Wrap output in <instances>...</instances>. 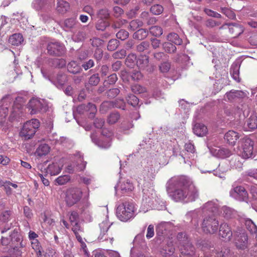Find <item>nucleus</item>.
<instances>
[{
  "label": "nucleus",
  "instance_id": "1",
  "mask_svg": "<svg viewBox=\"0 0 257 257\" xmlns=\"http://www.w3.org/2000/svg\"><path fill=\"white\" fill-rule=\"evenodd\" d=\"M192 183L191 178L187 176H174L167 181L166 190L175 201L188 202L192 200V192L190 189Z\"/></svg>",
  "mask_w": 257,
  "mask_h": 257
},
{
  "label": "nucleus",
  "instance_id": "2",
  "mask_svg": "<svg viewBox=\"0 0 257 257\" xmlns=\"http://www.w3.org/2000/svg\"><path fill=\"white\" fill-rule=\"evenodd\" d=\"M203 209L204 212L208 211V214L203 219L202 229L206 233H214L218 227V221L215 215L218 210L217 205L212 201L208 202L204 205Z\"/></svg>",
  "mask_w": 257,
  "mask_h": 257
},
{
  "label": "nucleus",
  "instance_id": "3",
  "mask_svg": "<svg viewBox=\"0 0 257 257\" xmlns=\"http://www.w3.org/2000/svg\"><path fill=\"white\" fill-rule=\"evenodd\" d=\"M116 215L122 221H127L135 216V205L133 203L124 202L116 208Z\"/></svg>",
  "mask_w": 257,
  "mask_h": 257
},
{
  "label": "nucleus",
  "instance_id": "4",
  "mask_svg": "<svg viewBox=\"0 0 257 257\" xmlns=\"http://www.w3.org/2000/svg\"><path fill=\"white\" fill-rule=\"evenodd\" d=\"M101 135L102 137L98 140L95 133H92L90 135L92 141L101 148L107 149L109 148L113 136L112 132L106 128H103Z\"/></svg>",
  "mask_w": 257,
  "mask_h": 257
},
{
  "label": "nucleus",
  "instance_id": "5",
  "mask_svg": "<svg viewBox=\"0 0 257 257\" xmlns=\"http://www.w3.org/2000/svg\"><path fill=\"white\" fill-rule=\"evenodd\" d=\"M253 143L247 137L240 139L238 143V149L240 155L244 159H248L253 155Z\"/></svg>",
  "mask_w": 257,
  "mask_h": 257
},
{
  "label": "nucleus",
  "instance_id": "6",
  "mask_svg": "<svg viewBox=\"0 0 257 257\" xmlns=\"http://www.w3.org/2000/svg\"><path fill=\"white\" fill-rule=\"evenodd\" d=\"M39 126L40 122L37 119H32L24 123L21 131L20 136L25 140L30 139L35 134Z\"/></svg>",
  "mask_w": 257,
  "mask_h": 257
},
{
  "label": "nucleus",
  "instance_id": "7",
  "mask_svg": "<svg viewBox=\"0 0 257 257\" xmlns=\"http://www.w3.org/2000/svg\"><path fill=\"white\" fill-rule=\"evenodd\" d=\"M82 190L78 188L68 189L66 193L65 202L68 206L71 207L77 203L81 199Z\"/></svg>",
  "mask_w": 257,
  "mask_h": 257
},
{
  "label": "nucleus",
  "instance_id": "8",
  "mask_svg": "<svg viewBox=\"0 0 257 257\" xmlns=\"http://www.w3.org/2000/svg\"><path fill=\"white\" fill-rule=\"evenodd\" d=\"M100 229V233L98 237V240L99 242H104L106 244L112 245L113 241V237L109 235L107 233L110 227L108 221L106 219L99 224Z\"/></svg>",
  "mask_w": 257,
  "mask_h": 257
},
{
  "label": "nucleus",
  "instance_id": "9",
  "mask_svg": "<svg viewBox=\"0 0 257 257\" xmlns=\"http://www.w3.org/2000/svg\"><path fill=\"white\" fill-rule=\"evenodd\" d=\"M75 160L66 168V171L69 174H73L75 172L81 171L84 170L86 165V162L83 161V158L80 153L75 155Z\"/></svg>",
  "mask_w": 257,
  "mask_h": 257
},
{
  "label": "nucleus",
  "instance_id": "10",
  "mask_svg": "<svg viewBox=\"0 0 257 257\" xmlns=\"http://www.w3.org/2000/svg\"><path fill=\"white\" fill-rule=\"evenodd\" d=\"M229 194L232 198L240 202H247L248 199V193L242 186L233 185Z\"/></svg>",
  "mask_w": 257,
  "mask_h": 257
},
{
  "label": "nucleus",
  "instance_id": "11",
  "mask_svg": "<svg viewBox=\"0 0 257 257\" xmlns=\"http://www.w3.org/2000/svg\"><path fill=\"white\" fill-rule=\"evenodd\" d=\"M65 47L58 41L50 42L47 45L48 53L53 56H61L65 53Z\"/></svg>",
  "mask_w": 257,
  "mask_h": 257
},
{
  "label": "nucleus",
  "instance_id": "12",
  "mask_svg": "<svg viewBox=\"0 0 257 257\" xmlns=\"http://www.w3.org/2000/svg\"><path fill=\"white\" fill-rule=\"evenodd\" d=\"M28 107L30 110L31 114H34L41 111H44L46 110L44 104L40 100L37 98L31 99L28 104Z\"/></svg>",
  "mask_w": 257,
  "mask_h": 257
},
{
  "label": "nucleus",
  "instance_id": "13",
  "mask_svg": "<svg viewBox=\"0 0 257 257\" xmlns=\"http://www.w3.org/2000/svg\"><path fill=\"white\" fill-rule=\"evenodd\" d=\"M114 188L116 191H117V188H118L122 194H124L132 191L134 187L133 183L128 179H121Z\"/></svg>",
  "mask_w": 257,
  "mask_h": 257
},
{
  "label": "nucleus",
  "instance_id": "14",
  "mask_svg": "<svg viewBox=\"0 0 257 257\" xmlns=\"http://www.w3.org/2000/svg\"><path fill=\"white\" fill-rule=\"evenodd\" d=\"M143 202L149 207H152L154 203V199L156 198V193L153 188L143 189Z\"/></svg>",
  "mask_w": 257,
  "mask_h": 257
},
{
  "label": "nucleus",
  "instance_id": "15",
  "mask_svg": "<svg viewBox=\"0 0 257 257\" xmlns=\"http://www.w3.org/2000/svg\"><path fill=\"white\" fill-rule=\"evenodd\" d=\"M235 243L236 247L239 249H245L247 247L248 236L244 230H241L237 235Z\"/></svg>",
  "mask_w": 257,
  "mask_h": 257
},
{
  "label": "nucleus",
  "instance_id": "16",
  "mask_svg": "<svg viewBox=\"0 0 257 257\" xmlns=\"http://www.w3.org/2000/svg\"><path fill=\"white\" fill-rule=\"evenodd\" d=\"M77 112L79 113H84L85 111L89 112V117L92 118L94 117L97 111L96 106L91 103H88L87 105L81 104L79 105L76 109Z\"/></svg>",
  "mask_w": 257,
  "mask_h": 257
},
{
  "label": "nucleus",
  "instance_id": "17",
  "mask_svg": "<svg viewBox=\"0 0 257 257\" xmlns=\"http://www.w3.org/2000/svg\"><path fill=\"white\" fill-rule=\"evenodd\" d=\"M245 92L241 90H231L225 93V97L229 102H233L237 99L243 98L246 97Z\"/></svg>",
  "mask_w": 257,
  "mask_h": 257
},
{
  "label": "nucleus",
  "instance_id": "18",
  "mask_svg": "<svg viewBox=\"0 0 257 257\" xmlns=\"http://www.w3.org/2000/svg\"><path fill=\"white\" fill-rule=\"evenodd\" d=\"M77 22L75 18H70L65 19L61 23L62 28L66 32H72L77 25Z\"/></svg>",
  "mask_w": 257,
  "mask_h": 257
},
{
  "label": "nucleus",
  "instance_id": "19",
  "mask_svg": "<svg viewBox=\"0 0 257 257\" xmlns=\"http://www.w3.org/2000/svg\"><path fill=\"white\" fill-rule=\"evenodd\" d=\"M12 244L15 247H24L25 245L23 242L22 236L20 233L16 230L14 229L10 235Z\"/></svg>",
  "mask_w": 257,
  "mask_h": 257
},
{
  "label": "nucleus",
  "instance_id": "20",
  "mask_svg": "<svg viewBox=\"0 0 257 257\" xmlns=\"http://www.w3.org/2000/svg\"><path fill=\"white\" fill-rule=\"evenodd\" d=\"M196 246L206 252H216L214 244L209 240H202L196 243Z\"/></svg>",
  "mask_w": 257,
  "mask_h": 257
},
{
  "label": "nucleus",
  "instance_id": "21",
  "mask_svg": "<svg viewBox=\"0 0 257 257\" xmlns=\"http://www.w3.org/2000/svg\"><path fill=\"white\" fill-rule=\"evenodd\" d=\"M136 64L142 70L148 71L149 68V57L146 55H140L137 59Z\"/></svg>",
  "mask_w": 257,
  "mask_h": 257
},
{
  "label": "nucleus",
  "instance_id": "22",
  "mask_svg": "<svg viewBox=\"0 0 257 257\" xmlns=\"http://www.w3.org/2000/svg\"><path fill=\"white\" fill-rule=\"evenodd\" d=\"M211 152L213 156L219 158H225L231 155V152L225 148L212 149Z\"/></svg>",
  "mask_w": 257,
  "mask_h": 257
},
{
  "label": "nucleus",
  "instance_id": "23",
  "mask_svg": "<svg viewBox=\"0 0 257 257\" xmlns=\"http://www.w3.org/2000/svg\"><path fill=\"white\" fill-rule=\"evenodd\" d=\"M240 135L234 131L230 130L224 135V139L229 145H235L237 140L239 139Z\"/></svg>",
  "mask_w": 257,
  "mask_h": 257
},
{
  "label": "nucleus",
  "instance_id": "24",
  "mask_svg": "<svg viewBox=\"0 0 257 257\" xmlns=\"http://www.w3.org/2000/svg\"><path fill=\"white\" fill-rule=\"evenodd\" d=\"M185 157H183L184 161L185 164L188 165L189 167H191L192 165V153L193 152V145L191 143L186 144L185 145Z\"/></svg>",
  "mask_w": 257,
  "mask_h": 257
},
{
  "label": "nucleus",
  "instance_id": "25",
  "mask_svg": "<svg viewBox=\"0 0 257 257\" xmlns=\"http://www.w3.org/2000/svg\"><path fill=\"white\" fill-rule=\"evenodd\" d=\"M220 235L227 240H230L232 235V231L227 223H223L220 225L219 229Z\"/></svg>",
  "mask_w": 257,
  "mask_h": 257
},
{
  "label": "nucleus",
  "instance_id": "26",
  "mask_svg": "<svg viewBox=\"0 0 257 257\" xmlns=\"http://www.w3.org/2000/svg\"><path fill=\"white\" fill-rule=\"evenodd\" d=\"M49 80L58 88H61L67 81L66 75L62 73H59L55 80L49 78Z\"/></svg>",
  "mask_w": 257,
  "mask_h": 257
},
{
  "label": "nucleus",
  "instance_id": "27",
  "mask_svg": "<svg viewBox=\"0 0 257 257\" xmlns=\"http://www.w3.org/2000/svg\"><path fill=\"white\" fill-rule=\"evenodd\" d=\"M61 170L62 166H60L58 163H53L48 166L46 173L51 176H55L59 174Z\"/></svg>",
  "mask_w": 257,
  "mask_h": 257
},
{
  "label": "nucleus",
  "instance_id": "28",
  "mask_svg": "<svg viewBox=\"0 0 257 257\" xmlns=\"http://www.w3.org/2000/svg\"><path fill=\"white\" fill-rule=\"evenodd\" d=\"M69 8L70 5L66 1H57L56 10L59 13L64 14L69 10Z\"/></svg>",
  "mask_w": 257,
  "mask_h": 257
},
{
  "label": "nucleus",
  "instance_id": "29",
  "mask_svg": "<svg viewBox=\"0 0 257 257\" xmlns=\"http://www.w3.org/2000/svg\"><path fill=\"white\" fill-rule=\"evenodd\" d=\"M207 132V127L202 123H196L194 125V134L198 137L205 136Z\"/></svg>",
  "mask_w": 257,
  "mask_h": 257
},
{
  "label": "nucleus",
  "instance_id": "30",
  "mask_svg": "<svg viewBox=\"0 0 257 257\" xmlns=\"http://www.w3.org/2000/svg\"><path fill=\"white\" fill-rule=\"evenodd\" d=\"M239 65L237 63H233L230 68V74L232 76V78L237 82L240 81V78L239 77Z\"/></svg>",
  "mask_w": 257,
  "mask_h": 257
},
{
  "label": "nucleus",
  "instance_id": "31",
  "mask_svg": "<svg viewBox=\"0 0 257 257\" xmlns=\"http://www.w3.org/2000/svg\"><path fill=\"white\" fill-rule=\"evenodd\" d=\"M24 41L23 37L20 33L12 35L9 38V42L12 45L18 46Z\"/></svg>",
  "mask_w": 257,
  "mask_h": 257
},
{
  "label": "nucleus",
  "instance_id": "32",
  "mask_svg": "<svg viewBox=\"0 0 257 257\" xmlns=\"http://www.w3.org/2000/svg\"><path fill=\"white\" fill-rule=\"evenodd\" d=\"M228 26L229 32L233 35L234 37L238 36L243 32L242 28L236 24H229Z\"/></svg>",
  "mask_w": 257,
  "mask_h": 257
},
{
  "label": "nucleus",
  "instance_id": "33",
  "mask_svg": "<svg viewBox=\"0 0 257 257\" xmlns=\"http://www.w3.org/2000/svg\"><path fill=\"white\" fill-rule=\"evenodd\" d=\"M50 147L46 144H42L40 145L37 149L36 154L40 156H46L50 152Z\"/></svg>",
  "mask_w": 257,
  "mask_h": 257
},
{
  "label": "nucleus",
  "instance_id": "34",
  "mask_svg": "<svg viewBox=\"0 0 257 257\" xmlns=\"http://www.w3.org/2000/svg\"><path fill=\"white\" fill-rule=\"evenodd\" d=\"M168 40L177 45H180L183 43L182 39L179 36L175 33H171L167 36Z\"/></svg>",
  "mask_w": 257,
  "mask_h": 257
},
{
  "label": "nucleus",
  "instance_id": "35",
  "mask_svg": "<svg viewBox=\"0 0 257 257\" xmlns=\"http://www.w3.org/2000/svg\"><path fill=\"white\" fill-rule=\"evenodd\" d=\"M67 69L70 73L72 74L78 73L81 70L80 66L75 61H72L68 64Z\"/></svg>",
  "mask_w": 257,
  "mask_h": 257
},
{
  "label": "nucleus",
  "instance_id": "36",
  "mask_svg": "<svg viewBox=\"0 0 257 257\" xmlns=\"http://www.w3.org/2000/svg\"><path fill=\"white\" fill-rule=\"evenodd\" d=\"M78 218L79 215L77 212L74 211L71 212L69 215V221L72 225V227L78 228L80 227Z\"/></svg>",
  "mask_w": 257,
  "mask_h": 257
},
{
  "label": "nucleus",
  "instance_id": "37",
  "mask_svg": "<svg viewBox=\"0 0 257 257\" xmlns=\"http://www.w3.org/2000/svg\"><path fill=\"white\" fill-rule=\"evenodd\" d=\"M244 224L246 229L251 234H256L257 233V226L250 219H246Z\"/></svg>",
  "mask_w": 257,
  "mask_h": 257
},
{
  "label": "nucleus",
  "instance_id": "38",
  "mask_svg": "<svg viewBox=\"0 0 257 257\" xmlns=\"http://www.w3.org/2000/svg\"><path fill=\"white\" fill-rule=\"evenodd\" d=\"M180 250L181 254L187 255L188 257H192L191 253L193 251L192 246L188 244H183L180 246Z\"/></svg>",
  "mask_w": 257,
  "mask_h": 257
},
{
  "label": "nucleus",
  "instance_id": "39",
  "mask_svg": "<svg viewBox=\"0 0 257 257\" xmlns=\"http://www.w3.org/2000/svg\"><path fill=\"white\" fill-rule=\"evenodd\" d=\"M13 214V211L10 209L2 211L0 214V220L4 222L9 221L12 217Z\"/></svg>",
  "mask_w": 257,
  "mask_h": 257
},
{
  "label": "nucleus",
  "instance_id": "40",
  "mask_svg": "<svg viewBox=\"0 0 257 257\" xmlns=\"http://www.w3.org/2000/svg\"><path fill=\"white\" fill-rule=\"evenodd\" d=\"M246 124L248 128L254 130L257 127V117L255 115H251L247 119Z\"/></svg>",
  "mask_w": 257,
  "mask_h": 257
},
{
  "label": "nucleus",
  "instance_id": "41",
  "mask_svg": "<svg viewBox=\"0 0 257 257\" xmlns=\"http://www.w3.org/2000/svg\"><path fill=\"white\" fill-rule=\"evenodd\" d=\"M137 56L134 53L130 54L125 59V64L129 67H133L137 63Z\"/></svg>",
  "mask_w": 257,
  "mask_h": 257
},
{
  "label": "nucleus",
  "instance_id": "42",
  "mask_svg": "<svg viewBox=\"0 0 257 257\" xmlns=\"http://www.w3.org/2000/svg\"><path fill=\"white\" fill-rule=\"evenodd\" d=\"M50 63L52 66L56 68H63L65 66L66 64V61L65 59L61 58H55L52 59Z\"/></svg>",
  "mask_w": 257,
  "mask_h": 257
},
{
  "label": "nucleus",
  "instance_id": "43",
  "mask_svg": "<svg viewBox=\"0 0 257 257\" xmlns=\"http://www.w3.org/2000/svg\"><path fill=\"white\" fill-rule=\"evenodd\" d=\"M148 35V31L144 29H140L134 34L133 37L135 39L143 40L147 37Z\"/></svg>",
  "mask_w": 257,
  "mask_h": 257
},
{
  "label": "nucleus",
  "instance_id": "44",
  "mask_svg": "<svg viewBox=\"0 0 257 257\" xmlns=\"http://www.w3.org/2000/svg\"><path fill=\"white\" fill-rule=\"evenodd\" d=\"M113 107V101H105L102 103L100 107V111L102 113H104L107 112V111L112 108Z\"/></svg>",
  "mask_w": 257,
  "mask_h": 257
},
{
  "label": "nucleus",
  "instance_id": "45",
  "mask_svg": "<svg viewBox=\"0 0 257 257\" xmlns=\"http://www.w3.org/2000/svg\"><path fill=\"white\" fill-rule=\"evenodd\" d=\"M164 50L169 53H174L176 51V47L170 42H165L163 44Z\"/></svg>",
  "mask_w": 257,
  "mask_h": 257
},
{
  "label": "nucleus",
  "instance_id": "46",
  "mask_svg": "<svg viewBox=\"0 0 257 257\" xmlns=\"http://www.w3.org/2000/svg\"><path fill=\"white\" fill-rule=\"evenodd\" d=\"M109 25V24L106 20L99 19L96 24L95 27L97 30L103 31Z\"/></svg>",
  "mask_w": 257,
  "mask_h": 257
},
{
  "label": "nucleus",
  "instance_id": "47",
  "mask_svg": "<svg viewBox=\"0 0 257 257\" xmlns=\"http://www.w3.org/2000/svg\"><path fill=\"white\" fill-rule=\"evenodd\" d=\"M126 99L127 103L134 107H135L139 104V98L133 94H128Z\"/></svg>",
  "mask_w": 257,
  "mask_h": 257
},
{
  "label": "nucleus",
  "instance_id": "48",
  "mask_svg": "<svg viewBox=\"0 0 257 257\" xmlns=\"http://www.w3.org/2000/svg\"><path fill=\"white\" fill-rule=\"evenodd\" d=\"M150 33L154 36L159 37L163 34V29L161 27L155 26L150 28Z\"/></svg>",
  "mask_w": 257,
  "mask_h": 257
},
{
  "label": "nucleus",
  "instance_id": "49",
  "mask_svg": "<svg viewBox=\"0 0 257 257\" xmlns=\"http://www.w3.org/2000/svg\"><path fill=\"white\" fill-rule=\"evenodd\" d=\"M175 251V248L171 242L168 243L163 248L162 253L166 255L172 254Z\"/></svg>",
  "mask_w": 257,
  "mask_h": 257
},
{
  "label": "nucleus",
  "instance_id": "50",
  "mask_svg": "<svg viewBox=\"0 0 257 257\" xmlns=\"http://www.w3.org/2000/svg\"><path fill=\"white\" fill-rule=\"evenodd\" d=\"M80 209L82 213H89L91 210V204L87 200H84L81 203Z\"/></svg>",
  "mask_w": 257,
  "mask_h": 257
},
{
  "label": "nucleus",
  "instance_id": "51",
  "mask_svg": "<svg viewBox=\"0 0 257 257\" xmlns=\"http://www.w3.org/2000/svg\"><path fill=\"white\" fill-rule=\"evenodd\" d=\"M132 91L136 94L144 93L146 92V88L139 84H134L131 87Z\"/></svg>",
  "mask_w": 257,
  "mask_h": 257
},
{
  "label": "nucleus",
  "instance_id": "52",
  "mask_svg": "<svg viewBox=\"0 0 257 257\" xmlns=\"http://www.w3.org/2000/svg\"><path fill=\"white\" fill-rule=\"evenodd\" d=\"M119 42L116 39H111L109 41L107 44V50L110 51H112L117 49L119 46Z\"/></svg>",
  "mask_w": 257,
  "mask_h": 257
},
{
  "label": "nucleus",
  "instance_id": "53",
  "mask_svg": "<svg viewBox=\"0 0 257 257\" xmlns=\"http://www.w3.org/2000/svg\"><path fill=\"white\" fill-rule=\"evenodd\" d=\"M70 180L69 175H62L57 178L55 182L59 185H62L67 183Z\"/></svg>",
  "mask_w": 257,
  "mask_h": 257
},
{
  "label": "nucleus",
  "instance_id": "54",
  "mask_svg": "<svg viewBox=\"0 0 257 257\" xmlns=\"http://www.w3.org/2000/svg\"><path fill=\"white\" fill-rule=\"evenodd\" d=\"M46 0H34L32 3V7L37 11L41 10L45 6Z\"/></svg>",
  "mask_w": 257,
  "mask_h": 257
},
{
  "label": "nucleus",
  "instance_id": "55",
  "mask_svg": "<svg viewBox=\"0 0 257 257\" xmlns=\"http://www.w3.org/2000/svg\"><path fill=\"white\" fill-rule=\"evenodd\" d=\"M109 12L107 9H100L97 13L98 17L100 19L106 20L109 17Z\"/></svg>",
  "mask_w": 257,
  "mask_h": 257
},
{
  "label": "nucleus",
  "instance_id": "56",
  "mask_svg": "<svg viewBox=\"0 0 257 257\" xmlns=\"http://www.w3.org/2000/svg\"><path fill=\"white\" fill-rule=\"evenodd\" d=\"M222 214L224 217L229 218L232 217L234 212V210L227 206H223L222 208Z\"/></svg>",
  "mask_w": 257,
  "mask_h": 257
},
{
  "label": "nucleus",
  "instance_id": "57",
  "mask_svg": "<svg viewBox=\"0 0 257 257\" xmlns=\"http://www.w3.org/2000/svg\"><path fill=\"white\" fill-rule=\"evenodd\" d=\"M143 23L139 20H135L132 21L130 23L129 28L132 31H135L138 28L143 26Z\"/></svg>",
  "mask_w": 257,
  "mask_h": 257
},
{
  "label": "nucleus",
  "instance_id": "58",
  "mask_svg": "<svg viewBox=\"0 0 257 257\" xmlns=\"http://www.w3.org/2000/svg\"><path fill=\"white\" fill-rule=\"evenodd\" d=\"M164 11L163 7L160 5H155L150 9V12L154 15H159L162 13Z\"/></svg>",
  "mask_w": 257,
  "mask_h": 257
},
{
  "label": "nucleus",
  "instance_id": "59",
  "mask_svg": "<svg viewBox=\"0 0 257 257\" xmlns=\"http://www.w3.org/2000/svg\"><path fill=\"white\" fill-rule=\"evenodd\" d=\"M100 81L98 74H94L91 76L88 80V84L91 86H96Z\"/></svg>",
  "mask_w": 257,
  "mask_h": 257
},
{
  "label": "nucleus",
  "instance_id": "60",
  "mask_svg": "<svg viewBox=\"0 0 257 257\" xmlns=\"http://www.w3.org/2000/svg\"><path fill=\"white\" fill-rule=\"evenodd\" d=\"M134 242L135 244H138L140 245H144L146 244L144 238V233H141L138 234L135 237Z\"/></svg>",
  "mask_w": 257,
  "mask_h": 257
},
{
  "label": "nucleus",
  "instance_id": "61",
  "mask_svg": "<svg viewBox=\"0 0 257 257\" xmlns=\"http://www.w3.org/2000/svg\"><path fill=\"white\" fill-rule=\"evenodd\" d=\"M150 47V43L148 41H143L137 46V50L139 52H143Z\"/></svg>",
  "mask_w": 257,
  "mask_h": 257
},
{
  "label": "nucleus",
  "instance_id": "62",
  "mask_svg": "<svg viewBox=\"0 0 257 257\" xmlns=\"http://www.w3.org/2000/svg\"><path fill=\"white\" fill-rule=\"evenodd\" d=\"M119 114L117 112H113L109 115L107 121L110 124L115 123L119 118Z\"/></svg>",
  "mask_w": 257,
  "mask_h": 257
},
{
  "label": "nucleus",
  "instance_id": "63",
  "mask_svg": "<svg viewBox=\"0 0 257 257\" xmlns=\"http://www.w3.org/2000/svg\"><path fill=\"white\" fill-rule=\"evenodd\" d=\"M31 245L33 248L39 255L41 254V246L38 239L31 241Z\"/></svg>",
  "mask_w": 257,
  "mask_h": 257
},
{
  "label": "nucleus",
  "instance_id": "64",
  "mask_svg": "<svg viewBox=\"0 0 257 257\" xmlns=\"http://www.w3.org/2000/svg\"><path fill=\"white\" fill-rule=\"evenodd\" d=\"M129 36L128 32L124 30H120L116 34V37L117 39H119L122 41L126 39Z\"/></svg>",
  "mask_w": 257,
  "mask_h": 257
}]
</instances>
